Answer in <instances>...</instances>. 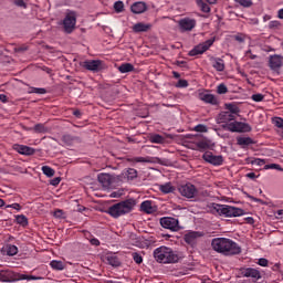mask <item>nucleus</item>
Returning a JSON list of instances; mask_svg holds the SVG:
<instances>
[{"mask_svg": "<svg viewBox=\"0 0 283 283\" xmlns=\"http://www.w3.org/2000/svg\"><path fill=\"white\" fill-rule=\"evenodd\" d=\"M237 145H239V147H242V149H247V147H249V137L238 136Z\"/></svg>", "mask_w": 283, "mask_h": 283, "instance_id": "29", "label": "nucleus"}, {"mask_svg": "<svg viewBox=\"0 0 283 283\" xmlns=\"http://www.w3.org/2000/svg\"><path fill=\"white\" fill-rule=\"evenodd\" d=\"M256 264H259V266H269V260L261 258L258 260Z\"/></svg>", "mask_w": 283, "mask_h": 283, "instance_id": "52", "label": "nucleus"}, {"mask_svg": "<svg viewBox=\"0 0 283 283\" xmlns=\"http://www.w3.org/2000/svg\"><path fill=\"white\" fill-rule=\"evenodd\" d=\"M19 280H28V282H30V280H42V277L27 274H18V281Z\"/></svg>", "mask_w": 283, "mask_h": 283, "instance_id": "39", "label": "nucleus"}, {"mask_svg": "<svg viewBox=\"0 0 283 283\" xmlns=\"http://www.w3.org/2000/svg\"><path fill=\"white\" fill-rule=\"evenodd\" d=\"M218 94H227L229 92V88H227V85L224 84H219L217 87Z\"/></svg>", "mask_w": 283, "mask_h": 283, "instance_id": "47", "label": "nucleus"}, {"mask_svg": "<svg viewBox=\"0 0 283 283\" xmlns=\"http://www.w3.org/2000/svg\"><path fill=\"white\" fill-rule=\"evenodd\" d=\"M197 6L198 8H200L201 12H211V7H209V4L207 2H203L202 0H197Z\"/></svg>", "mask_w": 283, "mask_h": 283, "instance_id": "32", "label": "nucleus"}, {"mask_svg": "<svg viewBox=\"0 0 283 283\" xmlns=\"http://www.w3.org/2000/svg\"><path fill=\"white\" fill-rule=\"evenodd\" d=\"M114 10H115V12H117V13L124 12V10H125V3H123V1H116V2L114 3Z\"/></svg>", "mask_w": 283, "mask_h": 283, "instance_id": "40", "label": "nucleus"}, {"mask_svg": "<svg viewBox=\"0 0 283 283\" xmlns=\"http://www.w3.org/2000/svg\"><path fill=\"white\" fill-rule=\"evenodd\" d=\"M130 163H154L151 157H135L129 159Z\"/></svg>", "mask_w": 283, "mask_h": 283, "instance_id": "36", "label": "nucleus"}, {"mask_svg": "<svg viewBox=\"0 0 283 283\" xmlns=\"http://www.w3.org/2000/svg\"><path fill=\"white\" fill-rule=\"evenodd\" d=\"M280 22L279 21H271L270 22V28H279Z\"/></svg>", "mask_w": 283, "mask_h": 283, "instance_id": "61", "label": "nucleus"}, {"mask_svg": "<svg viewBox=\"0 0 283 283\" xmlns=\"http://www.w3.org/2000/svg\"><path fill=\"white\" fill-rule=\"evenodd\" d=\"M197 238H202V232H188L185 235V242H187V244H193Z\"/></svg>", "mask_w": 283, "mask_h": 283, "instance_id": "20", "label": "nucleus"}, {"mask_svg": "<svg viewBox=\"0 0 283 283\" xmlns=\"http://www.w3.org/2000/svg\"><path fill=\"white\" fill-rule=\"evenodd\" d=\"M252 101H254V103H262V101H264V95L258 93L252 95Z\"/></svg>", "mask_w": 283, "mask_h": 283, "instance_id": "50", "label": "nucleus"}, {"mask_svg": "<svg viewBox=\"0 0 283 283\" xmlns=\"http://www.w3.org/2000/svg\"><path fill=\"white\" fill-rule=\"evenodd\" d=\"M0 282H19V273L10 270H0Z\"/></svg>", "mask_w": 283, "mask_h": 283, "instance_id": "14", "label": "nucleus"}, {"mask_svg": "<svg viewBox=\"0 0 283 283\" xmlns=\"http://www.w3.org/2000/svg\"><path fill=\"white\" fill-rule=\"evenodd\" d=\"M249 200H251V202H259L260 205L263 203V201L261 199H258L255 197L249 196Z\"/></svg>", "mask_w": 283, "mask_h": 283, "instance_id": "58", "label": "nucleus"}, {"mask_svg": "<svg viewBox=\"0 0 283 283\" xmlns=\"http://www.w3.org/2000/svg\"><path fill=\"white\" fill-rule=\"evenodd\" d=\"M180 32H191L196 28V19L184 18L178 21Z\"/></svg>", "mask_w": 283, "mask_h": 283, "instance_id": "13", "label": "nucleus"}, {"mask_svg": "<svg viewBox=\"0 0 283 283\" xmlns=\"http://www.w3.org/2000/svg\"><path fill=\"white\" fill-rule=\"evenodd\" d=\"M28 50H29V48H28V45H22V46H17V48H14L13 49V52L15 53V54H23V52H28Z\"/></svg>", "mask_w": 283, "mask_h": 283, "instance_id": "45", "label": "nucleus"}, {"mask_svg": "<svg viewBox=\"0 0 283 283\" xmlns=\"http://www.w3.org/2000/svg\"><path fill=\"white\" fill-rule=\"evenodd\" d=\"M1 103H8V96L6 94H0Z\"/></svg>", "mask_w": 283, "mask_h": 283, "instance_id": "60", "label": "nucleus"}, {"mask_svg": "<svg viewBox=\"0 0 283 283\" xmlns=\"http://www.w3.org/2000/svg\"><path fill=\"white\" fill-rule=\"evenodd\" d=\"M263 169L269 170V169H275L276 171H283L282 166L280 164H266L264 165Z\"/></svg>", "mask_w": 283, "mask_h": 283, "instance_id": "38", "label": "nucleus"}, {"mask_svg": "<svg viewBox=\"0 0 283 283\" xmlns=\"http://www.w3.org/2000/svg\"><path fill=\"white\" fill-rule=\"evenodd\" d=\"M219 120L222 123L223 129L227 132H247L249 129V125L235 120V115H232L230 112H222L219 115Z\"/></svg>", "mask_w": 283, "mask_h": 283, "instance_id": "2", "label": "nucleus"}, {"mask_svg": "<svg viewBox=\"0 0 283 283\" xmlns=\"http://www.w3.org/2000/svg\"><path fill=\"white\" fill-rule=\"evenodd\" d=\"M178 191L184 198H196L198 196V188L193 184H185L179 186Z\"/></svg>", "mask_w": 283, "mask_h": 283, "instance_id": "8", "label": "nucleus"}, {"mask_svg": "<svg viewBox=\"0 0 283 283\" xmlns=\"http://www.w3.org/2000/svg\"><path fill=\"white\" fill-rule=\"evenodd\" d=\"M61 184V177H55L50 181V185H52V187H57V185Z\"/></svg>", "mask_w": 283, "mask_h": 283, "instance_id": "54", "label": "nucleus"}, {"mask_svg": "<svg viewBox=\"0 0 283 283\" xmlns=\"http://www.w3.org/2000/svg\"><path fill=\"white\" fill-rule=\"evenodd\" d=\"M15 221L18 224H21V227H28V217H25V214L15 216Z\"/></svg>", "mask_w": 283, "mask_h": 283, "instance_id": "33", "label": "nucleus"}, {"mask_svg": "<svg viewBox=\"0 0 283 283\" xmlns=\"http://www.w3.org/2000/svg\"><path fill=\"white\" fill-rule=\"evenodd\" d=\"M29 94H48L45 88L31 87Z\"/></svg>", "mask_w": 283, "mask_h": 283, "instance_id": "43", "label": "nucleus"}, {"mask_svg": "<svg viewBox=\"0 0 283 283\" xmlns=\"http://www.w3.org/2000/svg\"><path fill=\"white\" fill-rule=\"evenodd\" d=\"M2 253L9 256L17 255V253H19V248H17V245L8 244L2 248Z\"/></svg>", "mask_w": 283, "mask_h": 283, "instance_id": "21", "label": "nucleus"}, {"mask_svg": "<svg viewBox=\"0 0 283 283\" xmlns=\"http://www.w3.org/2000/svg\"><path fill=\"white\" fill-rule=\"evenodd\" d=\"M154 258L159 264H176L179 260L176 252L171 248L165 245L154 250Z\"/></svg>", "mask_w": 283, "mask_h": 283, "instance_id": "4", "label": "nucleus"}, {"mask_svg": "<svg viewBox=\"0 0 283 283\" xmlns=\"http://www.w3.org/2000/svg\"><path fill=\"white\" fill-rule=\"evenodd\" d=\"M81 67H83L84 70H87L88 72H101V70H103V61L101 60H87L82 62Z\"/></svg>", "mask_w": 283, "mask_h": 283, "instance_id": "9", "label": "nucleus"}, {"mask_svg": "<svg viewBox=\"0 0 283 283\" xmlns=\"http://www.w3.org/2000/svg\"><path fill=\"white\" fill-rule=\"evenodd\" d=\"M13 3L18 7V8H23V10L28 9V3H25V1L23 0H13Z\"/></svg>", "mask_w": 283, "mask_h": 283, "instance_id": "46", "label": "nucleus"}, {"mask_svg": "<svg viewBox=\"0 0 283 283\" xmlns=\"http://www.w3.org/2000/svg\"><path fill=\"white\" fill-rule=\"evenodd\" d=\"M164 229H169L170 231H180V221L174 217H163L159 220Z\"/></svg>", "mask_w": 283, "mask_h": 283, "instance_id": "7", "label": "nucleus"}, {"mask_svg": "<svg viewBox=\"0 0 283 283\" xmlns=\"http://www.w3.org/2000/svg\"><path fill=\"white\" fill-rule=\"evenodd\" d=\"M108 264H111V266H120V261H118L117 258H108Z\"/></svg>", "mask_w": 283, "mask_h": 283, "instance_id": "48", "label": "nucleus"}, {"mask_svg": "<svg viewBox=\"0 0 283 283\" xmlns=\"http://www.w3.org/2000/svg\"><path fill=\"white\" fill-rule=\"evenodd\" d=\"M260 175H255V172H250L249 174V178L250 180H255V178H258Z\"/></svg>", "mask_w": 283, "mask_h": 283, "instance_id": "63", "label": "nucleus"}, {"mask_svg": "<svg viewBox=\"0 0 283 283\" xmlns=\"http://www.w3.org/2000/svg\"><path fill=\"white\" fill-rule=\"evenodd\" d=\"M235 3H239L242 8H249V0H235Z\"/></svg>", "mask_w": 283, "mask_h": 283, "instance_id": "55", "label": "nucleus"}, {"mask_svg": "<svg viewBox=\"0 0 283 283\" xmlns=\"http://www.w3.org/2000/svg\"><path fill=\"white\" fill-rule=\"evenodd\" d=\"M91 244H93V247H98L101 245V241H98V239H91Z\"/></svg>", "mask_w": 283, "mask_h": 283, "instance_id": "59", "label": "nucleus"}, {"mask_svg": "<svg viewBox=\"0 0 283 283\" xmlns=\"http://www.w3.org/2000/svg\"><path fill=\"white\" fill-rule=\"evenodd\" d=\"M272 123L275 127H279V129H283V118L282 117H273Z\"/></svg>", "mask_w": 283, "mask_h": 283, "instance_id": "41", "label": "nucleus"}, {"mask_svg": "<svg viewBox=\"0 0 283 283\" xmlns=\"http://www.w3.org/2000/svg\"><path fill=\"white\" fill-rule=\"evenodd\" d=\"M212 213H218V216H224L226 218H240V216H244V210L232 206L213 203Z\"/></svg>", "mask_w": 283, "mask_h": 283, "instance_id": "5", "label": "nucleus"}, {"mask_svg": "<svg viewBox=\"0 0 283 283\" xmlns=\"http://www.w3.org/2000/svg\"><path fill=\"white\" fill-rule=\"evenodd\" d=\"M149 142L155 145H165L166 138L163 137V135L159 134H153L149 136Z\"/></svg>", "mask_w": 283, "mask_h": 283, "instance_id": "23", "label": "nucleus"}, {"mask_svg": "<svg viewBox=\"0 0 283 283\" xmlns=\"http://www.w3.org/2000/svg\"><path fill=\"white\" fill-rule=\"evenodd\" d=\"M274 216H275L276 220H283V209L276 210L274 212Z\"/></svg>", "mask_w": 283, "mask_h": 283, "instance_id": "56", "label": "nucleus"}, {"mask_svg": "<svg viewBox=\"0 0 283 283\" xmlns=\"http://www.w3.org/2000/svg\"><path fill=\"white\" fill-rule=\"evenodd\" d=\"M197 149L199 151H205V149H209V143L201 140L197 143Z\"/></svg>", "mask_w": 283, "mask_h": 283, "instance_id": "42", "label": "nucleus"}, {"mask_svg": "<svg viewBox=\"0 0 283 283\" xmlns=\"http://www.w3.org/2000/svg\"><path fill=\"white\" fill-rule=\"evenodd\" d=\"M130 10L134 14H143V12L147 11V3H145V2H135L130 7Z\"/></svg>", "mask_w": 283, "mask_h": 283, "instance_id": "18", "label": "nucleus"}, {"mask_svg": "<svg viewBox=\"0 0 283 283\" xmlns=\"http://www.w3.org/2000/svg\"><path fill=\"white\" fill-rule=\"evenodd\" d=\"M97 180L99 185L104 187V189H109V187H112V184L114 182V177H112V175L103 172L97 176Z\"/></svg>", "mask_w": 283, "mask_h": 283, "instance_id": "15", "label": "nucleus"}, {"mask_svg": "<svg viewBox=\"0 0 283 283\" xmlns=\"http://www.w3.org/2000/svg\"><path fill=\"white\" fill-rule=\"evenodd\" d=\"M14 151H18V154H21L22 156H34V148L25 145H13Z\"/></svg>", "mask_w": 283, "mask_h": 283, "instance_id": "16", "label": "nucleus"}, {"mask_svg": "<svg viewBox=\"0 0 283 283\" xmlns=\"http://www.w3.org/2000/svg\"><path fill=\"white\" fill-rule=\"evenodd\" d=\"M176 87H189V82H187V80H179Z\"/></svg>", "mask_w": 283, "mask_h": 283, "instance_id": "51", "label": "nucleus"}, {"mask_svg": "<svg viewBox=\"0 0 283 283\" xmlns=\"http://www.w3.org/2000/svg\"><path fill=\"white\" fill-rule=\"evenodd\" d=\"M211 247L213 251L222 255H238L242 251L235 241L227 238L212 239Z\"/></svg>", "mask_w": 283, "mask_h": 283, "instance_id": "1", "label": "nucleus"}, {"mask_svg": "<svg viewBox=\"0 0 283 283\" xmlns=\"http://www.w3.org/2000/svg\"><path fill=\"white\" fill-rule=\"evenodd\" d=\"M212 67H214L217 72H224V60L220 57L212 59Z\"/></svg>", "mask_w": 283, "mask_h": 283, "instance_id": "22", "label": "nucleus"}, {"mask_svg": "<svg viewBox=\"0 0 283 283\" xmlns=\"http://www.w3.org/2000/svg\"><path fill=\"white\" fill-rule=\"evenodd\" d=\"M140 210L144 211V213H154V211H156V209H154L151 206V201L149 200L142 202Z\"/></svg>", "mask_w": 283, "mask_h": 283, "instance_id": "24", "label": "nucleus"}, {"mask_svg": "<svg viewBox=\"0 0 283 283\" xmlns=\"http://www.w3.org/2000/svg\"><path fill=\"white\" fill-rule=\"evenodd\" d=\"M251 165H256L258 167H262L266 165V161L264 159L256 158L254 160H251Z\"/></svg>", "mask_w": 283, "mask_h": 283, "instance_id": "49", "label": "nucleus"}, {"mask_svg": "<svg viewBox=\"0 0 283 283\" xmlns=\"http://www.w3.org/2000/svg\"><path fill=\"white\" fill-rule=\"evenodd\" d=\"M51 269H54V271H63L65 269V264H63L62 261L53 260L50 263Z\"/></svg>", "mask_w": 283, "mask_h": 283, "instance_id": "31", "label": "nucleus"}, {"mask_svg": "<svg viewBox=\"0 0 283 283\" xmlns=\"http://www.w3.org/2000/svg\"><path fill=\"white\" fill-rule=\"evenodd\" d=\"M33 132L35 134H48V127H45L44 124H36L34 127H33Z\"/></svg>", "mask_w": 283, "mask_h": 283, "instance_id": "34", "label": "nucleus"}, {"mask_svg": "<svg viewBox=\"0 0 283 283\" xmlns=\"http://www.w3.org/2000/svg\"><path fill=\"white\" fill-rule=\"evenodd\" d=\"M125 178H127V180H136V178H138V170L134 169V168H128L125 172H124Z\"/></svg>", "mask_w": 283, "mask_h": 283, "instance_id": "26", "label": "nucleus"}, {"mask_svg": "<svg viewBox=\"0 0 283 283\" xmlns=\"http://www.w3.org/2000/svg\"><path fill=\"white\" fill-rule=\"evenodd\" d=\"M249 277H252L254 282H258V280H262V272L258 269L250 268L249 269Z\"/></svg>", "mask_w": 283, "mask_h": 283, "instance_id": "27", "label": "nucleus"}, {"mask_svg": "<svg viewBox=\"0 0 283 283\" xmlns=\"http://www.w3.org/2000/svg\"><path fill=\"white\" fill-rule=\"evenodd\" d=\"M64 32L72 34L76 28V13L74 11H67L63 20Z\"/></svg>", "mask_w": 283, "mask_h": 283, "instance_id": "6", "label": "nucleus"}, {"mask_svg": "<svg viewBox=\"0 0 283 283\" xmlns=\"http://www.w3.org/2000/svg\"><path fill=\"white\" fill-rule=\"evenodd\" d=\"M277 18L283 20V9L277 11Z\"/></svg>", "mask_w": 283, "mask_h": 283, "instance_id": "64", "label": "nucleus"}, {"mask_svg": "<svg viewBox=\"0 0 283 283\" xmlns=\"http://www.w3.org/2000/svg\"><path fill=\"white\" fill-rule=\"evenodd\" d=\"M149 30H151V24H145L143 22H138L133 27V32H136V33L149 32Z\"/></svg>", "mask_w": 283, "mask_h": 283, "instance_id": "19", "label": "nucleus"}, {"mask_svg": "<svg viewBox=\"0 0 283 283\" xmlns=\"http://www.w3.org/2000/svg\"><path fill=\"white\" fill-rule=\"evenodd\" d=\"M62 143L71 147V145H74L75 143H81V137L65 134L62 136Z\"/></svg>", "mask_w": 283, "mask_h": 283, "instance_id": "17", "label": "nucleus"}, {"mask_svg": "<svg viewBox=\"0 0 283 283\" xmlns=\"http://www.w3.org/2000/svg\"><path fill=\"white\" fill-rule=\"evenodd\" d=\"M202 159L206 163H209L210 165H213L214 167H220V165H222V163H224V159L222 158V155H213V153L211 151H206L202 155Z\"/></svg>", "mask_w": 283, "mask_h": 283, "instance_id": "12", "label": "nucleus"}, {"mask_svg": "<svg viewBox=\"0 0 283 283\" xmlns=\"http://www.w3.org/2000/svg\"><path fill=\"white\" fill-rule=\"evenodd\" d=\"M201 101H203V103H209L210 105H218V98L212 94H203Z\"/></svg>", "mask_w": 283, "mask_h": 283, "instance_id": "25", "label": "nucleus"}, {"mask_svg": "<svg viewBox=\"0 0 283 283\" xmlns=\"http://www.w3.org/2000/svg\"><path fill=\"white\" fill-rule=\"evenodd\" d=\"M269 67L273 72H280L283 67V55L273 54L269 56Z\"/></svg>", "mask_w": 283, "mask_h": 283, "instance_id": "11", "label": "nucleus"}, {"mask_svg": "<svg viewBox=\"0 0 283 283\" xmlns=\"http://www.w3.org/2000/svg\"><path fill=\"white\" fill-rule=\"evenodd\" d=\"M55 218H61L63 216V210H56L54 212Z\"/></svg>", "mask_w": 283, "mask_h": 283, "instance_id": "62", "label": "nucleus"}, {"mask_svg": "<svg viewBox=\"0 0 283 283\" xmlns=\"http://www.w3.org/2000/svg\"><path fill=\"white\" fill-rule=\"evenodd\" d=\"M118 70L122 74H127L129 72H134V64L132 63H124L118 66Z\"/></svg>", "mask_w": 283, "mask_h": 283, "instance_id": "28", "label": "nucleus"}, {"mask_svg": "<svg viewBox=\"0 0 283 283\" xmlns=\"http://www.w3.org/2000/svg\"><path fill=\"white\" fill-rule=\"evenodd\" d=\"M42 172L44 174V176H48V178H52V176H54L55 174L54 169L50 166H43Z\"/></svg>", "mask_w": 283, "mask_h": 283, "instance_id": "37", "label": "nucleus"}, {"mask_svg": "<svg viewBox=\"0 0 283 283\" xmlns=\"http://www.w3.org/2000/svg\"><path fill=\"white\" fill-rule=\"evenodd\" d=\"M159 189L163 193H174L175 191L171 184L161 185Z\"/></svg>", "mask_w": 283, "mask_h": 283, "instance_id": "35", "label": "nucleus"}, {"mask_svg": "<svg viewBox=\"0 0 283 283\" xmlns=\"http://www.w3.org/2000/svg\"><path fill=\"white\" fill-rule=\"evenodd\" d=\"M136 207V200L134 199H126L118 203H115L108 208L106 213L112 216V218H120V216H126V213H132L134 208Z\"/></svg>", "mask_w": 283, "mask_h": 283, "instance_id": "3", "label": "nucleus"}, {"mask_svg": "<svg viewBox=\"0 0 283 283\" xmlns=\"http://www.w3.org/2000/svg\"><path fill=\"white\" fill-rule=\"evenodd\" d=\"M8 209H15V211H21V205L19 203H12L7 206Z\"/></svg>", "mask_w": 283, "mask_h": 283, "instance_id": "57", "label": "nucleus"}, {"mask_svg": "<svg viewBox=\"0 0 283 283\" xmlns=\"http://www.w3.org/2000/svg\"><path fill=\"white\" fill-rule=\"evenodd\" d=\"M132 255L136 264H143V255H140L138 252H133Z\"/></svg>", "mask_w": 283, "mask_h": 283, "instance_id": "44", "label": "nucleus"}, {"mask_svg": "<svg viewBox=\"0 0 283 283\" xmlns=\"http://www.w3.org/2000/svg\"><path fill=\"white\" fill-rule=\"evenodd\" d=\"M226 108L235 118H237L238 114L240 113V108L235 104H226Z\"/></svg>", "mask_w": 283, "mask_h": 283, "instance_id": "30", "label": "nucleus"}, {"mask_svg": "<svg viewBox=\"0 0 283 283\" xmlns=\"http://www.w3.org/2000/svg\"><path fill=\"white\" fill-rule=\"evenodd\" d=\"M195 132L207 133V126L199 124L195 127Z\"/></svg>", "mask_w": 283, "mask_h": 283, "instance_id": "53", "label": "nucleus"}, {"mask_svg": "<svg viewBox=\"0 0 283 283\" xmlns=\"http://www.w3.org/2000/svg\"><path fill=\"white\" fill-rule=\"evenodd\" d=\"M214 41H216L214 39H210V40H207L203 43H200V44L196 45L189 52V56H198V54H205V52H207V50H209L211 48V45H213Z\"/></svg>", "mask_w": 283, "mask_h": 283, "instance_id": "10", "label": "nucleus"}]
</instances>
